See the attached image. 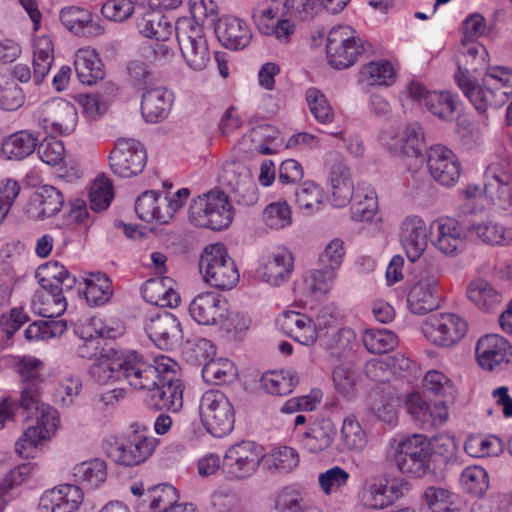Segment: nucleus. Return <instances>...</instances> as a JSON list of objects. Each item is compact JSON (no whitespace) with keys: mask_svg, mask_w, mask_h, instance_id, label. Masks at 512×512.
I'll use <instances>...</instances> for the list:
<instances>
[{"mask_svg":"<svg viewBox=\"0 0 512 512\" xmlns=\"http://www.w3.org/2000/svg\"><path fill=\"white\" fill-rule=\"evenodd\" d=\"M455 81L463 94L475 109L484 113L488 108L503 106L512 95V68L504 66L490 67L478 84L468 70H459L454 74Z\"/></svg>","mask_w":512,"mask_h":512,"instance_id":"1","label":"nucleus"},{"mask_svg":"<svg viewBox=\"0 0 512 512\" xmlns=\"http://www.w3.org/2000/svg\"><path fill=\"white\" fill-rule=\"evenodd\" d=\"M42 362L39 359L23 357L17 365L16 370L21 377L22 390L18 401L11 397H5L0 402V429L4 427V422L11 419L15 415V410L22 408L26 411L35 410V415L43 420L52 416L55 410L41 400V383L42 378L40 368Z\"/></svg>","mask_w":512,"mask_h":512,"instance_id":"2","label":"nucleus"},{"mask_svg":"<svg viewBox=\"0 0 512 512\" xmlns=\"http://www.w3.org/2000/svg\"><path fill=\"white\" fill-rule=\"evenodd\" d=\"M370 51L371 44L363 40L349 25L334 26L328 33L326 57L328 64L334 69H348Z\"/></svg>","mask_w":512,"mask_h":512,"instance_id":"3","label":"nucleus"},{"mask_svg":"<svg viewBox=\"0 0 512 512\" xmlns=\"http://www.w3.org/2000/svg\"><path fill=\"white\" fill-rule=\"evenodd\" d=\"M199 271L205 283L219 290H230L239 282L234 260L222 243L207 245L199 260Z\"/></svg>","mask_w":512,"mask_h":512,"instance_id":"4","label":"nucleus"},{"mask_svg":"<svg viewBox=\"0 0 512 512\" xmlns=\"http://www.w3.org/2000/svg\"><path fill=\"white\" fill-rule=\"evenodd\" d=\"M236 214L230 197L219 188L193 198L188 209L192 224H231Z\"/></svg>","mask_w":512,"mask_h":512,"instance_id":"5","label":"nucleus"},{"mask_svg":"<svg viewBox=\"0 0 512 512\" xmlns=\"http://www.w3.org/2000/svg\"><path fill=\"white\" fill-rule=\"evenodd\" d=\"M430 450L429 440L424 435L414 434L399 442L394 460L402 473L412 477L435 476V460L431 459Z\"/></svg>","mask_w":512,"mask_h":512,"instance_id":"6","label":"nucleus"},{"mask_svg":"<svg viewBox=\"0 0 512 512\" xmlns=\"http://www.w3.org/2000/svg\"><path fill=\"white\" fill-rule=\"evenodd\" d=\"M165 360L172 359L161 355L149 362L142 354L130 351L122 356V379L137 391L155 390L157 381H160L164 373L163 367L167 364Z\"/></svg>","mask_w":512,"mask_h":512,"instance_id":"7","label":"nucleus"},{"mask_svg":"<svg viewBox=\"0 0 512 512\" xmlns=\"http://www.w3.org/2000/svg\"><path fill=\"white\" fill-rule=\"evenodd\" d=\"M176 39L187 66L194 71L204 70L210 62V51L203 27L188 18H181L175 26Z\"/></svg>","mask_w":512,"mask_h":512,"instance_id":"8","label":"nucleus"},{"mask_svg":"<svg viewBox=\"0 0 512 512\" xmlns=\"http://www.w3.org/2000/svg\"><path fill=\"white\" fill-rule=\"evenodd\" d=\"M36 124L51 135H69L78 122L75 106L62 98L46 101L33 113Z\"/></svg>","mask_w":512,"mask_h":512,"instance_id":"9","label":"nucleus"},{"mask_svg":"<svg viewBox=\"0 0 512 512\" xmlns=\"http://www.w3.org/2000/svg\"><path fill=\"white\" fill-rule=\"evenodd\" d=\"M199 413L203 425L215 437L227 435L234 427L233 407L219 391L212 390L203 394Z\"/></svg>","mask_w":512,"mask_h":512,"instance_id":"10","label":"nucleus"},{"mask_svg":"<svg viewBox=\"0 0 512 512\" xmlns=\"http://www.w3.org/2000/svg\"><path fill=\"white\" fill-rule=\"evenodd\" d=\"M147 163L144 145L133 138H119L109 155L111 171L118 177L130 178L140 174Z\"/></svg>","mask_w":512,"mask_h":512,"instance_id":"11","label":"nucleus"},{"mask_svg":"<svg viewBox=\"0 0 512 512\" xmlns=\"http://www.w3.org/2000/svg\"><path fill=\"white\" fill-rule=\"evenodd\" d=\"M422 332L432 344L450 347L459 342L468 331L465 319L452 313H438L428 316L422 324Z\"/></svg>","mask_w":512,"mask_h":512,"instance_id":"12","label":"nucleus"},{"mask_svg":"<svg viewBox=\"0 0 512 512\" xmlns=\"http://www.w3.org/2000/svg\"><path fill=\"white\" fill-rule=\"evenodd\" d=\"M164 373L157 381L155 390L150 391V401L156 410H167L172 413L179 412L183 407L184 386L179 379L178 364L174 360H166Z\"/></svg>","mask_w":512,"mask_h":512,"instance_id":"13","label":"nucleus"},{"mask_svg":"<svg viewBox=\"0 0 512 512\" xmlns=\"http://www.w3.org/2000/svg\"><path fill=\"white\" fill-rule=\"evenodd\" d=\"M263 457L261 446L252 441H241L226 451L222 469L229 478L244 479L257 470Z\"/></svg>","mask_w":512,"mask_h":512,"instance_id":"14","label":"nucleus"},{"mask_svg":"<svg viewBox=\"0 0 512 512\" xmlns=\"http://www.w3.org/2000/svg\"><path fill=\"white\" fill-rule=\"evenodd\" d=\"M427 167L431 177L445 187L454 186L461 174V165L454 152L440 144L430 147Z\"/></svg>","mask_w":512,"mask_h":512,"instance_id":"15","label":"nucleus"},{"mask_svg":"<svg viewBox=\"0 0 512 512\" xmlns=\"http://www.w3.org/2000/svg\"><path fill=\"white\" fill-rule=\"evenodd\" d=\"M155 447L154 438L135 431L129 435L125 443L111 447L109 455L121 465L136 466L147 460Z\"/></svg>","mask_w":512,"mask_h":512,"instance_id":"16","label":"nucleus"},{"mask_svg":"<svg viewBox=\"0 0 512 512\" xmlns=\"http://www.w3.org/2000/svg\"><path fill=\"white\" fill-rule=\"evenodd\" d=\"M475 352L479 366L488 371L502 363H509L512 359V345L497 334L481 337L476 344Z\"/></svg>","mask_w":512,"mask_h":512,"instance_id":"17","label":"nucleus"},{"mask_svg":"<svg viewBox=\"0 0 512 512\" xmlns=\"http://www.w3.org/2000/svg\"><path fill=\"white\" fill-rule=\"evenodd\" d=\"M63 205V194L54 186L44 185L31 194L23 212L27 220L38 221L55 215Z\"/></svg>","mask_w":512,"mask_h":512,"instance_id":"18","label":"nucleus"},{"mask_svg":"<svg viewBox=\"0 0 512 512\" xmlns=\"http://www.w3.org/2000/svg\"><path fill=\"white\" fill-rule=\"evenodd\" d=\"M218 41L227 49L242 50L249 45L252 32L249 25L235 16H223L215 25Z\"/></svg>","mask_w":512,"mask_h":512,"instance_id":"19","label":"nucleus"},{"mask_svg":"<svg viewBox=\"0 0 512 512\" xmlns=\"http://www.w3.org/2000/svg\"><path fill=\"white\" fill-rule=\"evenodd\" d=\"M174 102V93L164 86H152L144 91L141 114L147 123H159L167 118Z\"/></svg>","mask_w":512,"mask_h":512,"instance_id":"20","label":"nucleus"},{"mask_svg":"<svg viewBox=\"0 0 512 512\" xmlns=\"http://www.w3.org/2000/svg\"><path fill=\"white\" fill-rule=\"evenodd\" d=\"M151 341L162 350H172L182 338L180 322L172 314L165 312L152 318L146 326Z\"/></svg>","mask_w":512,"mask_h":512,"instance_id":"21","label":"nucleus"},{"mask_svg":"<svg viewBox=\"0 0 512 512\" xmlns=\"http://www.w3.org/2000/svg\"><path fill=\"white\" fill-rule=\"evenodd\" d=\"M437 279L431 276L421 277L410 289L407 302L414 314H426L437 309L440 296L437 292Z\"/></svg>","mask_w":512,"mask_h":512,"instance_id":"22","label":"nucleus"},{"mask_svg":"<svg viewBox=\"0 0 512 512\" xmlns=\"http://www.w3.org/2000/svg\"><path fill=\"white\" fill-rule=\"evenodd\" d=\"M83 494L78 486L66 484L46 491L40 499L42 512H74L82 503Z\"/></svg>","mask_w":512,"mask_h":512,"instance_id":"23","label":"nucleus"},{"mask_svg":"<svg viewBox=\"0 0 512 512\" xmlns=\"http://www.w3.org/2000/svg\"><path fill=\"white\" fill-rule=\"evenodd\" d=\"M60 20L76 36L94 37L103 33L101 25L93 20V14L78 6L63 8L60 12Z\"/></svg>","mask_w":512,"mask_h":512,"instance_id":"24","label":"nucleus"},{"mask_svg":"<svg viewBox=\"0 0 512 512\" xmlns=\"http://www.w3.org/2000/svg\"><path fill=\"white\" fill-rule=\"evenodd\" d=\"M220 295L204 292L197 295L189 305L191 317L202 325H214L224 316Z\"/></svg>","mask_w":512,"mask_h":512,"instance_id":"25","label":"nucleus"},{"mask_svg":"<svg viewBox=\"0 0 512 512\" xmlns=\"http://www.w3.org/2000/svg\"><path fill=\"white\" fill-rule=\"evenodd\" d=\"M352 198L351 218L355 222L381 221L378 216L377 194L370 185L358 184Z\"/></svg>","mask_w":512,"mask_h":512,"instance_id":"26","label":"nucleus"},{"mask_svg":"<svg viewBox=\"0 0 512 512\" xmlns=\"http://www.w3.org/2000/svg\"><path fill=\"white\" fill-rule=\"evenodd\" d=\"M74 68L79 81L86 85L95 84L105 76L104 64L96 50L81 48L75 54Z\"/></svg>","mask_w":512,"mask_h":512,"instance_id":"27","label":"nucleus"},{"mask_svg":"<svg viewBox=\"0 0 512 512\" xmlns=\"http://www.w3.org/2000/svg\"><path fill=\"white\" fill-rule=\"evenodd\" d=\"M282 328L287 334L304 345H311L317 339L316 324L308 316L296 312L286 311L283 313Z\"/></svg>","mask_w":512,"mask_h":512,"instance_id":"28","label":"nucleus"},{"mask_svg":"<svg viewBox=\"0 0 512 512\" xmlns=\"http://www.w3.org/2000/svg\"><path fill=\"white\" fill-rule=\"evenodd\" d=\"M334 206L347 205L354 194V186L349 167L341 160L335 161L329 172Z\"/></svg>","mask_w":512,"mask_h":512,"instance_id":"29","label":"nucleus"},{"mask_svg":"<svg viewBox=\"0 0 512 512\" xmlns=\"http://www.w3.org/2000/svg\"><path fill=\"white\" fill-rule=\"evenodd\" d=\"M151 512H188L192 505L178 504L177 490L169 484L151 487L145 494Z\"/></svg>","mask_w":512,"mask_h":512,"instance_id":"30","label":"nucleus"},{"mask_svg":"<svg viewBox=\"0 0 512 512\" xmlns=\"http://www.w3.org/2000/svg\"><path fill=\"white\" fill-rule=\"evenodd\" d=\"M293 268L292 252L285 247H278L273 258L264 265L262 276L267 283L279 286L289 278Z\"/></svg>","mask_w":512,"mask_h":512,"instance_id":"31","label":"nucleus"},{"mask_svg":"<svg viewBox=\"0 0 512 512\" xmlns=\"http://www.w3.org/2000/svg\"><path fill=\"white\" fill-rule=\"evenodd\" d=\"M336 434L337 428L331 419H318L309 431L305 432L303 446L311 453L322 452L331 446Z\"/></svg>","mask_w":512,"mask_h":512,"instance_id":"32","label":"nucleus"},{"mask_svg":"<svg viewBox=\"0 0 512 512\" xmlns=\"http://www.w3.org/2000/svg\"><path fill=\"white\" fill-rule=\"evenodd\" d=\"M396 72L388 60H375L364 64L359 71L361 82L369 86H390L394 83Z\"/></svg>","mask_w":512,"mask_h":512,"instance_id":"33","label":"nucleus"},{"mask_svg":"<svg viewBox=\"0 0 512 512\" xmlns=\"http://www.w3.org/2000/svg\"><path fill=\"white\" fill-rule=\"evenodd\" d=\"M54 61L53 42L49 36H40L34 41L33 79L40 84L49 73Z\"/></svg>","mask_w":512,"mask_h":512,"instance_id":"34","label":"nucleus"},{"mask_svg":"<svg viewBox=\"0 0 512 512\" xmlns=\"http://www.w3.org/2000/svg\"><path fill=\"white\" fill-rule=\"evenodd\" d=\"M37 143V137L31 132L18 131L3 140L2 152L9 159L21 160L34 152Z\"/></svg>","mask_w":512,"mask_h":512,"instance_id":"35","label":"nucleus"},{"mask_svg":"<svg viewBox=\"0 0 512 512\" xmlns=\"http://www.w3.org/2000/svg\"><path fill=\"white\" fill-rule=\"evenodd\" d=\"M288 0H265L258 3L252 10V19L258 31L266 30V27L278 18L289 14Z\"/></svg>","mask_w":512,"mask_h":512,"instance_id":"36","label":"nucleus"},{"mask_svg":"<svg viewBox=\"0 0 512 512\" xmlns=\"http://www.w3.org/2000/svg\"><path fill=\"white\" fill-rule=\"evenodd\" d=\"M467 296L484 311L494 310L501 302V294L484 279L472 281L468 286Z\"/></svg>","mask_w":512,"mask_h":512,"instance_id":"37","label":"nucleus"},{"mask_svg":"<svg viewBox=\"0 0 512 512\" xmlns=\"http://www.w3.org/2000/svg\"><path fill=\"white\" fill-rule=\"evenodd\" d=\"M430 442L431 459L435 460V476L442 472L446 465L455 461L457 457V444L453 437L438 435Z\"/></svg>","mask_w":512,"mask_h":512,"instance_id":"38","label":"nucleus"},{"mask_svg":"<svg viewBox=\"0 0 512 512\" xmlns=\"http://www.w3.org/2000/svg\"><path fill=\"white\" fill-rule=\"evenodd\" d=\"M160 198L161 194L154 190L143 192L135 201V212L138 218L147 223L156 221L162 224L165 210L162 211Z\"/></svg>","mask_w":512,"mask_h":512,"instance_id":"39","label":"nucleus"},{"mask_svg":"<svg viewBox=\"0 0 512 512\" xmlns=\"http://www.w3.org/2000/svg\"><path fill=\"white\" fill-rule=\"evenodd\" d=\"M298 383L297 373L291 370L271 371L261 377L262 387L268 393L280 396L291 393Z\"/></svg>","mask_w":512,"mask_h":512,"instance_id":"40","label":"nucleus"},{"mask_svg":"<svg viewBox=\"0 0 512 512\" xmlns=\"http://www.w3.org/2000/svg\"><path fill=\"white\" fill-rule=\"evenodd\" d=\"M137 26L142 35L157 41H165L168 39L172 29L161 12L156 10L142 13V17L138 21Z\"/></svg>","mask_w":512,"mask_h":512,"instance_id":"41","label":"nucleus"},{"mask_svg":"<svg viewBox=\"0 0 512 512\" xmlns=\"http://www.w3.org/2000/svg\"><path fill=\"white\" fill-rule=\"evenodd\" d=\"M485 177L487 180H494L497 183V191L500 193L499 199H502V194L509 190V185L512 182V171L510 168V161L507 158H500L492 162L486 169ZM493 184L488 181L485 184L484 192L486 195L492 197Z\"/></svg>","mask_w":512,"mask_h":512,"instance_id":"42","label":"nucleus"},{"mask_svg":"<svg viewBox=\"0 0 512 512\" xmlns=\"http://www.w3.org/2000/svg\"><path fill=\"white\" fill-rule=\"evenodd\" d=\"M33 309L45 318H55L64 313L67 307L66 297L62 294H49L36 291L32 300Z\"/></svg>","mask_w":512,"mask_h":512,"instance_id":"43","label":"nucleus"},{"mask_svg":"<svg viewBox=\"0 0 512 512\" xmlns=\"http://www.w3.org/2000/svg\"><path fill=\"white\" fill-rule=\"evenodd\" d=\"M296 203L307 215L314 214L323 205V190L312 181H305L295 190Z\"/></svg>","mask_w":512,"mask_h":512,"instance_id":"44","label":"nucleus"},{"mask_svg":"<svg viewBox=\"0 0 512 512\" xmlns=\"http://www.w3.org/2000/svg\"><path fill=\"white\" fill-rule=\"evenodd\" d=\"M235 375L234 364L226 358H211L202 367L203 379L215 385L231 382Z\"/></svg>","mask_w":512,"mask_h":512,"instance_id":"45","label":"nucleus"},{"mask_svg":"<svg viewBox=\"0 0 512 512\" xmlns=\"http://www.w3.org/2000/svg\"><path fill=\"white\" fill-rule=\"evenodd\" d=\"M424 106L434 116L442 120H451L456 110L454 96L447 91H432L425 98Z\"/></svg>","mask_w":512,"mask_h":512,"instance_id":"46","label":"nucleus"},{"mask_svg":"<svg viewBox=\"0 0 512 512\" xmlns=\"http://www.w3.org/2000/svg\"><path fill=\"white\" fill-rule=\"evenodd\" d=\"M124 235L134 241H145L157 238L167 244H176L179 238L161 226H119Z\"/></svg>","mask_w":512,"mask_h":512,"instance_id":"47","label":"nucleus"},{"mask_svg":"<svg viewBox=\"0 0 512 512\" xmlns=\"http://www.w3.org/2000/svg\"><path fill=\"white\" fill-rule=\"evenodd\" d=\"M73 475L78 481L97 487L107 478L106 463L98 458L82 462L74 467Z\"/></svg>","mask_w":512,"mask_h":512,"instance_id":"48","label":"nucleus"},{"mask_svg":"<svg viewBox=\"0 0 512 512\" xmlns=\"http://www.w3.org/2000/svg\"><path fill=\"white\" fill-rule=\"evenodd\" d=\"M468 234L491 245H506L512 242V226H468Z\"/></svg>","mask_w":512,"mask_h":512,"instance_id":"49","label":"nucleus"},{"mask_svg":"<svg viewBox=\"0 0 512 512\" xmlns=\"http://www.w3.org/2000/svg\"><path fill=\"white\" fill-rule=\"evenodd\" d=\"M431 228L432 226H414L407 235H403L402 243L411 262L417 261L425 251L428 235L432 233Z\"/></svg>","mask_w":512,"mask_h":512,"instance_id":"50","label":"nucleus"},{"mask_svg":"<svg viewBox=\"0 0 512 512\" xmlns=\"http://www.w3.org/2000/svg\"><path fill=\"white\" fill-rule=\"evenodd\" d=\"M461 485L465 492L480 498L489 487L488 474L482 467H468L462 472Z\"/></svg>","mask_w":512,"mask_h":512,"instance_id":"51","label":"nucleus"},{"mask_svg":"<svg viewBox=\"0 0 512 512\" xmlns=\"http://www.w3.org/2000/svg\"><path fill=\"white\" fill-rule=\"evenodd\" d=\"M90 207L94 212H102L114 198L113 185L110 179L101 176L95 179L90 189Z\"/></svg>","mask_w":512,"mask_h":512,"instance_id":"52","label":"nucleus"},{"mask_svg":"<svg viewBox=\"0 0 512 512\" xmlns=\"http://www.w3.org/2000/svg\"><path fill=\"white\" fill-rule=\"evenodd\" d=\"M36 278L45 279L46 282L54 281L65 288H74L76 284V277L58 261H49L40 265L36 271Z\"/></svg>","mask_w":512,"mask_h":512,"instance_id":"53","label":"nucleus"},{"mask_svg":"<svg viewBox=\"0 0 512 512\" xmlns=\"http://www.w3.org/2000/svg\"><path fill=\"white\" fill-rule=\"evenodd\" d=\"M305 97L311 113L318 122L327 124L334 120L333 109L319 89L314 87L307 89Z\"/></svg>","mask_w":512,"mask_h":512,"instance_id":"54","label":"nucleus"},{"mask_svg":"<svg viewBox=\"0 0 512 512\" xmlns=\"http://www.w3.org/2000/svg\"><path fill=\"white\" fill-rule=\"evenodd\" d=\"M363 343L366 349L373 354H382L394 349L398 343L397 336L388 330H367Z\"/></svg>","mask_w":512,"mask_h":512,"instance_id":"55","label":"nucleus"},{"mask_svg":"<svg viewBox=\"0 0 512 512\" xmlns=\"http://www.w3.org/2000/svg\"><path fill=\"white\" fill-rule=\"evenodd\" d=\"M341 440L344 447L350 451H360L367 443L365 431L354 418L347 417L343 421Z\"/></svg>","mask_w":512,"mask_h":512,"instance_id":"56","label":"nucleus"},{"mask_svg":"<svg viewBox=\"0 0 512 512\" xmlns=\"http://www.w3.org/2000/svg\"><path fill=\"white\" fill-rule=\"evenodd\" d=\"M334 278L335 270L323 266L309 271L305 277V284L313 296H323L330 290Z\"/></svg>","mask_w":512,"mask_h":512,"instance_id":"57","label":"nucleus"},{"mask_svg":"<svg viewBox=\"0 0 512 512\" xmlns=\"http://www.w3.org/2000/svg\"><path fill=\"white\" fill-rule=\"evenodd\" d=\"M89 373L100 384L120 380L122 379V357L112 360L102 357L99 362L90 367Z\"/></svg>","mask_w":512,"mask_h":512,"instance_id":"58","label":"nucleus"},{"mask_svg":"<svg viewBox=\"0 0 512 512\" xmlns=\"http://www.w3.org/2000/svg\"><path fill=\"white\" fill-rule=\"evenodd\" d=\"M127 74L128 82L137 89L145 91L155 85V73L141 60L130 61L127 64Z\"/></svg>","mask_w":512,"mask_h":512,"instance_id":"59","label":"nucleus"},{"mask_svg":"<svg viewBox=\"0 0 512 512\" xmlns=\"http://www.w3.org/2000/svg\"><path fill=\"white\" fill-rule=\"evenodd\" d=\"M424 394H433L454 400L455 388L451 380L441 372L429 371L424 377Z\"/></svg>","mask_w":512,"mask_h":512,"instance_id":"60","label":"nucleus"},{"mask_svg":"<svg viewBox=\"0 0 512 512\" xmlns=\"http://www.w3.org/2000/svg\"><path fill=\"white\" fill-rule=\"evenodd\" d=\"M144 297L160 307H176L180 301L179 295L172 288L166 289L162 281H149Z\"/></svg>","mask_w":512,"mask_h":512,"instance_id":"61","label":"nucleus"},{"mask_svg":"<svg viewBox=\"0 0 512 512\" xmlns=\"http://www.w3.org/2000/svg\"><path fill=\"white\" fill-rule=\"evenodd\" d=\"M25 103V94L14 82L5 81L0 77V108L5 111H16Z\"/></svg>","mask_w":512,"mask_h":512,"instance_id":"62","label":"nucleus"},{"mask_svg":"<svg viewBox=\"0 0 512 512\" xmlns=\"http://www.w3.org/2000/svg\"><path fill=\"white\" fill-rule=\"evenodd\" d=\"M464 50L462 53V59L458 62V67H461V70L465 72L468 70V74L470 75V71L476 72L480 66L484 65L486 50L484 46L475 41L469 42L465 41L463 44ZM459 68L457 69V71Z\"/></svg>","mask_w":512,"mask_h":512,"instance_id":"63","label":"nucleus"},{"mask_svg":"<svg viewBox=\"0 0 512 512\" xmlns=\"http://www.w3.org/2000/svg\"><path fill=\"white\" fill-rule=\"evenodd\" d=\"M424 499L432 512H460L452 507L451 493L447 489L430 486L424 492Z\"/></svg>","mask_w":512,"mask_h":512,"instance_id":"64","label":"nucleus"}]
</instances>
